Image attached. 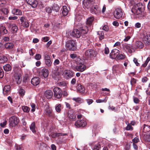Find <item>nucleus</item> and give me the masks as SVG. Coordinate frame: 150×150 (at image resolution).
<instances>
[{"label": "nucleus", "mask_w": 150, "mask_h": 150, "mask_svg": "<svg viewBox=\"0 0 150 150\" xmlns=\"http://www.w3.org/2000/svg\"><path fill=\"white\" fill-rule=\"evenodd\" d=\"M142 4L141 3H138L134 5L131 9L132 12L137 15L140 14L143 11L142 8Z\"/></svg>", "instance_id": "f257e3e1"}, {"label": "nucleus", "mask_w": 150, "mask_h": 150, "mask_svg": "<svg viewBox=\"0 0 150 150\" xmlns=\"http://www.w3.org/2000/svg\"><path fill=\"white\" fill-rule=\"evenodd\" d=\"M66 47L69 50L74 51L76 49V42L75 40H68L65 45Z\"/></svg>", "instance_id": "f03ea898"}, {"label": "nucleus", "mask_w": 150, "mask_h": 150, "mask_svg": "<svg viewBox=\"0 0 150 150\" xmlns=\"http://www.w3.org/2000/svg\"><path fill=\"white\" fill-rule=\"evenodd\" d=\"M43 57L45 65L47 67H50L51 66L52 64L50 57L49 55L46 52L44 53Z\"/></svg>", "instance_id": "7ed1b4c3"}, {"label": "nucleus", "mask_w": 150, "mask_h": 150, "mask_svg": "<svg viewBox=\"0 0 150 150\" xmlns=\"http://www.w3.org/2000/svg\"><path fill=\"white\" fill-rule=\"evenodd\" d=\"M19 120L16 116H12L9 118L8 121L10 126L14 127L16 126L19 123Z\"/></svg>", "instance_id": "20e7f679"}, {"label": "nucleus", "mask_w": 150, "mask_h": 150, "mask_svg": "<svg viewBox=\"0 0 150 150\" xmlns=\"http://www.w3.org/2000/svg\"><path fill=\"white\" fill-rule=\"evenodd\" d=\"M54 92V96L58 99H60L61 97L62 94V91L61 89L59 87H55L53 89Z\"/></svg>", "instance_id": "39448f33"}, {"label": "nucleus", "mask_w": 150, "mask_h": 150, "mask_svg": "<svg viewBox=\"0 0 150 150\" xmlns=\"http://www.w3.org/2000/svg\"><path fill=\"white\" fill-rule=\"evenodd\" d=\"M96 54V52L94 50L89 49L86 50L85 52V55L87 58L95 57Z\"/></svg>", "instance_id": "423d86ee"}, {"label": "nucleus", "mask_w": 150, "mask_h": 150, "mask_svg": "<svg viewBox=\"0 0 150 150\" xmlns=\"http://www.w3.org/2000/svg\"><path fill=\"white\" fill-rule=\"evenodd\" d=\"M114 17L117 19H119L122 16V12L121 8H116L114 12Z\"/></svg>", "instance_id": "0eeeda50"}, {"label": "nucleus", "mask_w": 150, "mask_h": 150, "mask_svg": "<svg viewBox=\"0 0 150 150\" xmlns=\"http://www.w3.org/2000/svg\"><path fill=\"white\" fill-rule=\"evenodd\" d=\"M91 8V12L93 14H98L101 11L100 8L97 5H93Z\"/></svg>", "instance_id": "6e6552de"}, {"label": "nucleus", "mask_w": 150, "mask_h": 150, "mask_svg": "<svg viewBox=\"0 0 150 150\" xmlns=\"http://www.w3.org/2000/svg\"><path fill=\"white\" fill-rule=\"evenodd\" d=\"M76 69L78 71L82 72L86 69V67L83 64L80 62L75 67Z\"/></svg>", "instance_id": "1a4fd4ad"}, {"label": "nucleus", "mask_w": 150, "mask_h": 150, "mask_svg": "<svg viewBox=\"0 0 150 150\" xmlns=\"http://www.w3.org/2000/svg\"><path fill=\"white\" fill-rule=\"evenodd\" d=\"M86 124V122L84 120H78L75 123V125L77 127H84Z\"/></svg>", "instance_id": "9d476101"}, {"label": "nucleus", "mask_w": 150, "mask_h": 150, "mask_svg": "<svg viewBox=\"0 0 150 150\" xmlns=\"http://www.w3.org/2000/svg\"><path fill=\"white\" fill-rule=\"evenodd\" d=\"M95 0H85L83 2V4L85 7L88 8L93 6L95 2Z\"/></svg>", "instance_id": "9b49d317"}, {"label": "nucleus", "mask_w": 150, "mask_h": 150, "mask_svg": "<svg viewBox=\"0 0 150 150\" xmlns=\"http://www.w3.org/2000/svg\"><path fill=\"white\" fill-rule=\"evenodd\" d=\"M119 54L120 51L118 50L115 49H114L110 53V56L111 58L114 59L117 57Z\"/></svg>", "instance_id": "f8f14e48"}, {"label": "nucleus", "mask_w": 150, "mask_h": 150, "mask_svg": "<svg viewBox=\"0 0 150 150\" xmlns=\"http://www.w3.org/2000/svg\"><path fill=\"white\" fill-rule=\"evenodd\" d=\"M20 20L21 22L22 25L25 28H28L29 26L28 21L26 19V18L24 17H21Z\"/></svg>", "instance_id": "ddd939ff"}, {"label": "nucleus", "mask_w": 150, "mask_h": 150, "mask_svg": "<svg viewBox=\"0 0 150 150\" xmlns=\"http://www.w3.org/2000/svg\"><path fill=\"white\" fill-rule=\"evenodd\" d=\"M21 74L18 73H16L14 74V80L18 84H20L22 81V78H21Z\"/></svg>", "instance_id": "4468645a"}, {"label": "nucleus", "mask_w": 150, "mask_h": 150, "mask_svg": "<svg viewBox=\"0 0 150 150\" xmlns=\"http://www.w3.org/2000/svg\"><path fill=\"white\" fill-rule=\"evenodd\" d=\"M71 36L76 38H79L81 35V32L77 29H74L71 33Z\"/></svg>", "instance_id": "2eb2a0df"}, {"label": "nucleus", "mask_w": 150, "mask_h": 150, "mask_svg": "<svg viewBox=\"0 0 150 150\" xmlns=\"http://www.w3.org/2000/svg\"><path fill=\"white\" fill-rule=\"evenodd\" d=\"M8 28L13 33H16L18 30V27L15 24L10 23L8 25Z\"/></svg>", "instance_id": "dca6fc26"}, {"label": "nucleus", "mask_w": 150, "mask_h": 150, "mask_svg": "<svg viewBox=\"0 0 150 150\" xmlns=\"http://www.w3.org/2000/svg\"><path fill=\"white\" fill-rule=\"evenodd\" d=\"M40 82V78L38 77H35L32 78L31 80V83L34 86L38 85Z\"/></svg>", "instance_id": "f3484780"}, {"label": "nucleus", "mask_w": 150, "mask_h": 150, "mask_svg": "<svg viewBox=\"0 0 150 150\" xmlns=\"http://www.w3.org/2000/svg\"><path fill=\"white\" fill-rule=\"evenodd\" d=\"M67 116L71 121H74L76 119L75 115L71 111H68V112Z\"/></svg>", "instance_id": "a211bd4d"}, {"label": "nucleus", "mask_w": 150, "mask_h": 150, "mask_svg": "<svg viewBox=\"0 0 150 150\" xmlns=\"http://www.w3.org/2000/svg\"><path fill=\"white\" fill-rule=\"evenodd\" d=\"M52 92L50 90H48L46 91L44 93V96L47 99L51 98L53 96Z\"/></svg>", "instance_id": "6ab92c4d"}, {"label": "nucleus", "mask_w": 150, "mask_h": 150, "mask_svg": "<svg viewBox=\"0 0 150 150\" xmlns=\"http://www.w3.org/2000/svg\"><path fill=\"white\" fill-rule=\"evenodd\" d=\"M74 75V73L71 71H67L65 72L64 76L65 78L67 79L72 77Z\"/></svg>", "instance_id": "aec40b11"}, {"label": "nucleus", "mask_w": 150, "mask_h": 150, "mask_svg": "<svg viewBox=\"0 0 150 150\" xmlns=\"http://www.w3.org/2000/svg\"><path fill=\"white\" fill-rule=\"evenodd\" d=\"M27 3L31 5L33 8L36 7L38 4L37 1L36 0H25Z\"/></svg>", "instance_id": "412c9836"}, {"label": "nucleus", "mask_w": 150, "mask_h": 150, "mask_svg": "<svg viewBox=\"0 0 150 150\" xmlns=\"http://www.w3.org/2000/svg\"><path fill=\"white\" fill-rule=\"evenodd\" d=\"M45 114L46 115L50 117H52L53 116V114L52 109L49 107H47L45 109Z\"/></svg>", "instance_id": "4be33fe9"}, {"label": "nucleus", "mask_w": 150, "mask_h": 150, "mask_svg": "<svg viewBox=\"0 0 150 150\" xmlns=\"http://www.w3.org/2000/svg\"><path fill=\"white\" fill-rule=\"evenodd\" d=\"M11 87L10 85H7L5 86L3 89V93L4 94H6L10 92Z\"/></svg>", "instance_id": "5701e85b"}, {"label": "nucleus", "mask_w": 150, "mask_h": 150, "mask_svg": "<svg viewBox=\"0 0 150 150\" xmlns=\"http://www.w3.org/2000/svg\"><path fill=\"white\" fill-rule=\"evenodd\" d=\"M76 88L78 92L81 93H84L85 91V88L81 84H78Z\"/></svg>", "instance_id": "b1692460"}, {"label": "nucleus", "mask_w": 150, "mask_h": 150, "mask_svg": "<svg viewBox=\"0 0 150 150\" xmlns=\"http://www.w3.org/2000/svg\"><path fill=\"white\" fill-rule=\"evenodd\" d=\"M124 47L128 51L129 53H131L134 51V47L132 45L126 44L124 46Z\"/></svg>", "instance_id": "393cba45"}, {"label": "nucleus", "mask_w": 150, "mask_h": 150, "mask_svg": "<svg viewBox=\"0 0 150 150\" xmlns=\"http://www.w3.org/2000/svg\"><path fill=\"white\" fill-rule=\"evenodd\" d=\"M88 27L86 26L82 27L80 28V31L81 32V34H86L88 31Z\"/></svg>", "instance_id": "a878e982"}, {"label": "nucleus", "mask_w": 150, "mask_h": 150, "mask_svg": "<svg viewBox=\"0 0 150 150\" xmlns=\"http://www.w3.org/2000/svg\"><path fill=\"white\" fill-rule=\"evenodd\" d=\"M5 48L6 49H12L14 46V45L12 42H7L5 44Z\"/></svg>", "instance_id": "bb28decb"}, {"label": "nucleus", "mask_w": 150, "mask_h": 150, "mask_svg": "<svg viewBox=\"0 0 150 150\" xmlns=\"http://www.w3.org/2000/svg\"><path fill=\"white\" fill-rule=\"evenodd\" d=\"M68 8L66 6H64L63 7V10L62 11V14L63 16H67L68 13Z\"/></svg>", "instance_id": "cd10ccee"}, {"label": "nucleus", "mask_w": 150, "mask_h": 150, "mask_svg": "<svg viewBox=\"0 0 150 150\" xmlns=\"http://www.w3.org/2000/svg\"><path fill=\"white\" fill-rule=\"evenodd\" d=\"M42 75L45 78L48 77L49 75V71L46 68H43L42 70Z\"/></svg>", "instance_id": "c85d7f7f"}, {"label": "nucleus", "mask_w": 150, "mask_h": 150, "mask_svg": "<svg viewBox=\"0 0 150 150\" xmlns=\"http://www.w3.org/2000/svg\"><path fill=\"white\" fill-rule=\"evenodd\" d=\"M94 20V18L93 16L89 17L87 19L86 24L89 25H91Z\"/></svg>", "instance_id": "c756f323"}, {"label": "nucleus", "mask_w": 150, "mask_h": 150, "mask_svg": "<svg viewBox=\"0 0 150 150\" xmlns=\"http://www.w3.org/2000/svg\"><path fill=\"white\" fill-rule=\"evenodd\" d=\"M30 129L34 133L36 132L35 124V122H33L30 127Z\"/></svg>", "instance_id": "7c9ffc66"}, {"label": "nucleus", "mask_w": 150, "mask_h": 150, "mask_svg": "<svg viewBox=\"0 0 150 150\" xmlns=\"http://www.w3.org/2000/svg\"><path fill=\"white\" fill-rule=\"evenodd\" d=\"M144 40L146 41V43L148 45H150V35H146L144 38Z\"/></svg>", "instance_id": "2f4dec72"}, {"label": "nucleus", "mask_w": 150, "mask_h": 150, "mask_svg": "<svg viewBox=\"0 0 150 150\" xmlns=\"http://www.w3.org/2000/svg\"><path fill=\"white\" fill-rule=\"evenodd\" d=\"M52 77L54 79L57 80L60 78V75L59 72H56L52 74Z\"/></svg>", "instance_id": "473e14b6"}, {"label": "nucleus", "mask_w": 150, "mask_h": 150, "mask_svg": "<svg viewBox=\"0 0 150 150\" xmlns=\"http://www.w3.org/2000/svg\"><path fill=\"white\" fill-rule=\"evenodd\" d=\"M135 45L138 48H142L144 47V45L143 43L141 42L138 41L136 42Z\"/></svg>", "instance_id": "72a5a7b5"}, {"label": "nucleus", "mask_w": 150, "mask_h": 150, "mask_svg": "<svg viewBox=\"0 0 150 150\" xmlns=\"http://www.w3.org/2000/svg\"><path fill=\"white\" fill-rule=\"evenodd\" d=\"M13 12L16 15H21L22 14V11L18 9H14L13 10Z\"/></svg>", "instance_id": "f704fd0d"}, {"label": "nucleus", "mask_w": 150, "mask_h": 150, "mask_svg": "<svg viewBox=\"0 0 150 150\" xmlns=\"http://www.w3.org/2000/svg\"><path fill=\"white\" fill-rule=\"evenodd\" d=\"M0 31H1V33H3V34H6L8 33V30L6 29V28L4 26H2L0 28Z\"/></svg>", "instance_id": "c9c22d12"}, {"label": "nucleus", "mask_w": 150, "mask_h": 150, "mask_svg": "<svg viewBox=\"0 0 150 150\" xmlns=\"http://www.w3.org/2000/svg\"><path fill=\"white\" fill-rule=\"evenodd\" d=\"M0 13L2 14H3L4 15H7L8 13V11L6 8H2L0 10Z\"/></svg>", "instance_id": "e433bc0d"}, {"label": "nucleus", "mask_w": 150, "mask_h": 150, "mask_svg": "<svg viewBox=\"0 0 150 150\" xmlns=\"http://www.w3.org/2000/svg\"><path fill=\"white\" fill-rule=\"evenodd\" d=\"M4 70L6 71H9L11 69V67L9 64H6L3 67Z\"/></svg>", "instance_id": "4c0bfd02"}, {"label": "nucleus", "mask_w": 150, "mask_h": 150, "mask_svg": "<svg viewBox=\"0 0 150 150\" xmlns=\"http://www.w3.org/2000/svg\"><path fill=\"white\" fill-rule=\"evenodd\" d=\"M7 58L5 56H0V63H3L7 61Z\"/></svg>", "instance_id": "58836bf2"}, {"label": "nucleus", "mask_w": 150, "mask_h": 150, "mask_svg": "<svg viewBox=\"0 0 150 150\" xmlns=\"http://www.w3.org/2000/svg\"><path fill=\"white\" fill-rule=\"evenodd\" d=\"M58 85L62 87H66L67 83L66 81H62L61 82H59L57 83Z\"/></svg>", "instance_id": "ea45409f"}, {"label": "nucleus", "mask_w": 150, "mask_h": 150, "mask_svg": "<svg viewBox=\"0 0 150 150\" xmlns=\"http://www.w3.org/2000/svg\"><path fill=\"white\" fill-rule=\"evenodd\" d=\"M98 34L99 35V38L100 40H102L104 38V33L102 31H99L98 32Z\"/></svg>", "instance_id": "a19ab883"}, {"label": "nucleus", "mask_w": 150, "mask_h": 150, "mask_svg": "<svg viewBox=\"0 0 150 150\" xmlns=\"http://www.w3.org/2000/svg\"><path fill=\"white\" fill-rule=\"evenodd\" d=\"M52 8L53 10L57 12L59 10V8L58 5L54 4L52 6Z\"/></svg>", "instance_id": "79ce46f5"}, {"label": "nucleus", "mask_w": 150, "mask_h": 150, "mask_svg": "<svg viewBox=\"0 0 150 150\" xmlns=\"http://www.w3.org/2000/svg\"><path fill=\"white\" fill-rule=\"evenodd\" d=\"M144 126L143 129L144 131L148 132L150 130V125L144 124Z\"/></svg>", "instance_id": "37998d69"}, {"label": "nucleus", "mask_w": 150, "mask_h": 150, "mask_svg": "<svg viewBox=\"0 0 150 150\" xmlns=\"http://www.w3.org/2000/svg\"><path fill=\"white\" fill-rule=\"evenodd\" d=\"M61 105L60 104H57L55 107V110L57 112H59L61 111Z\"/></svg>", "instance_id": "c03bdc74"}, {"label": "nucleus", "mask_w": 150, "mask_h": 150, "mask_svg": "<svg viewBox=\"0 0 150 150\" xmlns=\"http://www.w3.org/2000/svg\"><path fill=\"white\" fill-rule=\"evenodd\" d=\"M22 108L24 112H29L30 110V108L26 106H23Z\"/></svg>", "instance_id": "a18cd8bd"}, {"label": "nucleus", "mask_w": 150, "mask_h": 150, "mask_svg": "<svg viewBox=\"0 0 150 150\" xmlns=\"http://www.w3.org/2000/svg\"><path fill=\"white\" fill-rule=\"evenodd\" d=\"M72 99L73 100L75 101L76 102L78 103H81L82 102V100L81 98H73Z\"/></svg>", "instance_id": "49530a36"}, {"label": "nucleus", "mask_w": 150, "mask_h": 150, "mask_svg": "<svg viewBox=\"0 0 150 150\" xmlns=\"http://www.w3.org/2000/svg\"><path fill=\"white\" fill-rule=\"evenodd\" d=\"M106 98L105 97V98L103 100L97 99L96 100V103H98L103 102H106L107 101V100L106 99Z\"/></svg>", "instance_id": "de8ad7c7"}, {"label": "nucleus", "mask_w": 150, "mask_h": 150, "mask_svg": "<svg viewBox=\"0 0 150 150\" xmlns=\"http://www.w3.org/2000/svg\"><path fill=\"white\" fill-rule=\"evenodd\" d=\"M136 81L137 80L136 79L134 78H131L130 81V84L131 85L132 87V86L133 84L136 83Z\"/></svg>", "instance_id": "09e8293b"}, {"label": "nucleus", "mask_w": 150, "mask_h": 150, "mask_svg": "<svg viewBox=\"0 0 150 150\" xmlns=\"http://www.w3.org/2000/svg\"><path fill=\"white\" fill-rule=\"evenodd\" d=\"M100 148V145L99 144H98L95 145L93 148V150H99V149Z\"/></svg>", "instance_id": "8fccbe9b"}, {"label": "nucleus", "mask_w": 150, "mask_h": 150, "mask_svg": "<svg viewBox=\"0 0 150 150\" xmlns=\"http://www.w3.org/2000/svg\"><path fill=\"white\" fill-rule=\"evenodd\" d=\"M6 3V0H0V7L3 6Z\"/></svg>", "instance_id": "3c124183"}, {"label": "nucleus", "mask_w": 150, "mask_h": 150, "mask_svg": "<svg viewBox=\"0 0 150 150\" xmlns=\"http://www.w3.org/2000/svg\"><path fill=\"white\" fill-rule=\"evenodd\" d=\"M4 76V72L3 69L0 67V78H2Z\"/></svg>", "instance_id": "603ef678"}, {"label": "nucleus", "mask_w": 150, "mask_h": 150, "mask_svg": "<svg viewBox=\"0 0 150 150\" xmlns=\"http://www.w3.org/2000/svg\"><path fill=\"white\" fill-rule=\"evenodd\" d=\"M133 129V127L129 124H128L126 127V129L127 130H132Z\"/></svg>", "instance_id": "864d4df0"}, {"label": "nucleus", "mask_w": 150, "mask_h": 150, "mask_svg": "<svg viewBox=\"0 0 150 150\" xmlns=\"http://www.w3.org/2000/svg\"><path fill=\"white\" fill-rule=\"evenodd\" d=\"M41 56L40 54H37L35 56V58L37 60H39L41 59Z\"/></svg>", "instance_id": "5fc2aeb1"}, {"label": "nucleus", "mask_w": 150, "mask_h": 150, "mask_svg": "<svg viewBox=\"0 0 150 150\" xmlns=\"http://www.w3.org/2000/svg\"><path fill=\"white\" fill-rule=\"evenodd\" d=\"M133 100L134 103L137 104L140 101L138 98L134 97H133Z\"/></svg>", "instance_id": "6e6d98bb"}, {"label": "nucleus", "mask_w": 150, "mask_h": 150, "mask_svg": "<svg viewBox=\"0 0 150 150\" xmlns=\"http://www.w3.org/2000/svg\"><path fill=\"white\" fill-rule=\"evenodd\" d=\"M139 140L138 138L136 137L132 140V141L133 142V143H135L138 142Z\"/></svg>", "instance_id": "4d7b16f0"}, {"label": "nucleus", "mask_w": 150, "mask_h": 150, "mask_svg": "<svg viewBox=\"0 0 150 150\" xmlns=\"http://www.w3.org/2000/svg\"><path fill=\"white\" fill-rule=\"evenodd\" d=\"M145 140L148 142H150V134L149 135L146 136L145 138Z\"/></svg>", "instance_id": "13d9d810"}, {"label": "nucleus", "mask_w": 150, "mask_h": 150, "mask_svg": "<svg viewBox=\"0 0 150 150\" xmlns=\"http://www.w3.org/2000/svg\"><path fill=\"white\" fill-rule=\"evenodd\" d=\"M117 57L118 59H122L125 57V56L123 54H120Z\"/></svg>", "instance_id": "bf43d9fd"}, {"label": "nucleus", "mask_w": 150, "mask_h": 150, "mask_svg": "<svg viewBox=\"0 0 150 150\" xmlns=\"http://www.w3.org/2000/svg\"><path fill=\"white\" fill-rule=\"evenodd\" d=\"M45 11L46 12L49 13H51L52 12L51 9L49 7H46L45 8Z\"/></svg>", "instance_id": "052dcab7"}, {"label": "nucleus", "mask_w": 150, "mask_h": 150, "mask_svg": "<svg viewBox=\"0 0 150 150\" xmlns=\"http://www.w3.org/2000/svg\"><path fill=\"white\" fill-rule=\"evenodd\" d=\"M49 40V38L47 37H43L42 39V40L44 42H47Z\"/></svg>", "instance_id": "680f3d73"}, {"label": "nucleus", "mask_w": 150, "mask_h": 150, "mask_svg": "<svg viewBox=\"0 0 150 150\" xmlns=\"http://www.w3.org/2000/svg\"><path fill=\"white\" fill-rule=\"evenodd\" d=\"M102 29L106 31H107L109 29L107 25H105L103 27Z\"/></svg>", "instance_id": "e2e57ef3"}, {"label": "nucleus", "mask_w": 150, "mask_h": 150, "mask_svg": "<svg viewBox=\"0 0 150 150\" xmlns=\"http://www.w3.org/2000/svg\"><path fill=\"white\" fill-rule=\"evenodd\" d=\"M86 101L87 102V103L90 105L93 102V100L91 99H88L86 100Z\"/></svg>", "instance_id": "0e129e2a"}, {"label": "nucleus", "mask_w": 150, "mask_h": 150, "mask_svg": "<svg viewBox=\"0 0 150 150\" xmlns=\"http://www.w3.org/2000/svg\"><path fill=\"white\" fill-rule=\"evenodd\" d=\"M31 106L32 108V109H31V111L32 112H34L35 110V105L33 103H32L31 104Z\"/></svg>", "instance_id": "69168bd1"}, {"label": "nucleus", "mask_w": 150, "mask_h": 150, "mask_svg": "<svg viewBox=\"0 0 150 150\" xmlns=\"http://www.w3.org/2000/svg\"><path fill=\"white\" fill-rule=\"evenodd\" d=\"M133 61L137 66H139L140 64L138 62L136 58H134L133 59Z\"/></svg>", "instance_id": "338daca9"}, {"label": "nucleus", "mask_w": 150, "mask_h": 150, "mask_svg": "<svg viewBox=\"0 0 150 150\" xmlns=\"http://www.w3.org/2000/svg\"><path fill=\"white\" fill-rule=\"evenodd\" d=\"M60 63L59 60L58 59H56L54 63V65H57L59 64Z\"/></svg>", "instance_id": "774afa93"}]
</instances>
